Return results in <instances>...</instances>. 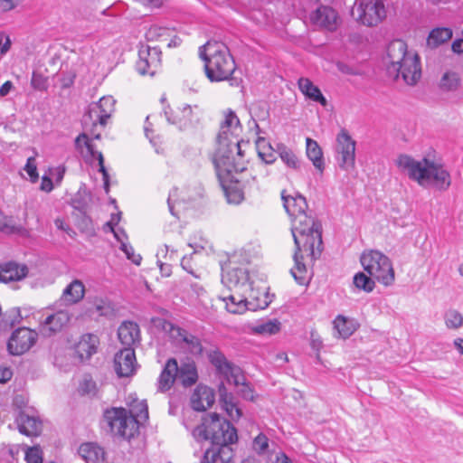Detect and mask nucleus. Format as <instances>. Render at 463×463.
Here are the masks:
<instances>
[{"label":"nucleus","mask_w":463,"mask_h":463,"mask_svg":"<svg viewBox=\"0 0 463 463\" xmlns=\"http://www.w3.org/2000/svg\"><path fill=\"white\" fill-rule=\"evenodd\" d=\"M111 232L113 233L115 239L120 243V245H122V242H128V235L123 229H113L111 230Z\"/></svg>","instance_id":"61"},{"label":"nucleus","mask_w":463,"mask_h":463,"mask_svg":"<svg viewBox=\"0 0 463 463\" xmlns=\"http://www.w3.org/2000/svg\"><path fill=\"white\" fill-rule=\"evenodd\" d=\"M11 48V40L9 36L0 33V55H5Z\"/></svg>","instance_id":"58"},{"label":"nucleus","mask_w":463,"mask_h":463,"mask_svg":"<svg viewBox=\"0 0 463 463\" xmlns=\"http://www.w3.org/2000/svg\"><path fill=\"white\" fill-rule=\"evenodd\" d=\"M40 188L42 191L46 192V193H50L51 191H52L53 183H52V178L49 175H44L42 177V183H41Z\"/></svg>","instance_id":"59"},{"label":"nucleus","mask_w":463,"mask_h":463,"mask_svg":"<svg viewBox=\"0 0 463 463\" xmlns=\"http://www.w3.org/2000/svg\"><path fill=\"white\" fill-rule=\"evenodd\" d=\"M219 263L221 267V282L222 286L227 289V292L222 293L219 298L222 302H224L226 310L230 312L228 301L232 302V266L229 255L226 256V260H220Z\"/></svg>","instance_id":"28"},{"label":"nucleus","mask_w":463,"mask_h":463,"mask_svg":"<svg viewBox=\"0 0 463 463\" xmlns=\"http://www.w3.org/2000/svg\"><path fill=\"white\" fill-rule=\"evenodd\" d=\"M37 333L26 327L16 329L7 343V348L13 355H20L27 352L35 343Z\"/></svg>","instance_id":"15"},{"label":"nucleus","mask_w":463,"mask_h":463,"mask_svg":"<svg viewBox=\"0 0 463 463\" xmlns=\"http://www.w3.org/2000/svg\"><path fill=\"white\" fill-rule=\"evenodd\" d=\"M386 70L390 77H400L408 85H415L421 76L420 58L417 53L409 52L404 41L397 39L387 47Z\"/></svg>","instance_id":"4"},{"label":"nucleus","mask_w":463,"mask_h":463,"mask_svg":"<svg viewBox=\"0 0 463 463\" xmlns=\"http://www.w3.org/2000/svg\"><path fill=\"white\" fill-rule=\"evenodd\" d=\"M276 152L287 167L295 171L301 170L302 162L291 148L288 147L285 144L279 143L277 145Z\"/></svg>","instance_id":"37"},{"label":"nucleus","mask_w":463,"mask_h":463,"mask_svg":"<svg viewBox=\"0 0 463 463\" xmlns=\"http://www.w3.org/2000/svg\"><path fill=\"white\" fill-rule=\"evenodd\" d=\"M120 250L126 254L127 258L130 260L134 264L139 265L142 257L139 254H136L133 247L128 242H122Z\"/></svg>","instance_id":"52"},{"label":"nucleus","mask_w":463,"mask_h":463,"mask_svg":"<svg viewBox=\"0 0 463 463\" xmlns=\"http://www.w3.org/2000/svg\"><path fill=\"white\" fill-rule=\"evenodd\" d=\"M336 160L340 168L351 171L355 162V142L345 130H341L336 137Z\"/></svg>","instance_id":"12"},{"label":"nucleus","mask_w":463,"mask_h":463,"mask_svg":"<svg viewBox=\"0 0 463 463\" xmlns=\"http://www.w3.org/2000/svg\"><path fill=\"white\" fill-rule=\"evenodd\" d=\"M357 322L343 315H338L333 321L334 336L346 339L350 337L358 328Z\"/></svg>","instance_id":"26"},{"label":"nucleus","mask_w":463,"mask_h":463,"mask_svg":"<svg viewBox=\"0 0 463 463\" xmlns=\"http://www.w3.org/2000/svg\"><path fill=\"white\" fill-rule=\"evenodd\" d=\"M215 394L213 389L205 385H198L190 399L191 407L197 411H204L214 403Z\"/></svg>","instance_id":"22"},{"label":"nucleus","mask_w":463,"mask_h":463,"mask_svg":"<svg viewBox=\"0 0 463 463\" xmlns=\"http://www.w3.org/2000/svg\"><path fill=\"white\" fill-rule=\"evenodd\" d=\"M445 325L449 329H458L463 326V315L456 309H449L444 314Z\"/></svg>","instance_id":"43"},{"label":"nucleus","mask_w":463,"mask_h":463,"mask_svg":"<svg viewBox=\"0 0 463 463\" xmlns=\"http://www.w3.org/2000/svg\"><path fill=\"white\" fill-rule=\"evenodd\" d=\"M164 112L167 121L177 125L180 129L187 128L194 122H198L202 115V110L198 106L192 107L187 104L178 108L175 115H172L166 109H164Z\"/></svg>","instance_id":"17"},{"label":"nucleus","mask_w":463,"mask_h":463,"mask_svg":"<svg viewBox=\"0 0 463 463\" xmlns=\"http://www.w3.org/2000/svg\"><path fill=\"white\" fill-rule=\"evenodd\" d=\"M84 295V284L79 279H74L63 289L61 300L66 305H72L80 301Z\"/></svg>","instance_id":"31"},{"label":"nucleus","mask_w":463,"mask_h":463,"mask_svg":"<svg viewBox=\"0 0 463 463\" xmlns=\"http://www.w3.org/2000/svg\"><path fill=\"white\" fill-rule=\"evenodd\" d=\"M29 269L25 264L7 261L0 264V282H16L27 277Z\"/></svg>","instance_id":"20"},{"label":"nucleus","mask_w":463,"mask_h":463,"mask_svg":"<svg viewBox=\"0 0 463 463\" xmlns=\"http://www.w3.org/2000/svg\"><path fill=\"white\" fill-rule=\"evenodd\" d=\"M193 435L197 441H209L210 448L205 449L203 463L232 462V425L217 413L203 418Z\"/></svg>","instance_id":"2"},{"label":"nucleus","mask_w":463,"mask_h":463,"mask_svg":"<svg viewBox=\"0 0 463 463\" xmlns=\"http://www.w3.org/2000/svg\"><path fill=\"white\" fill-rule=\"evenodd\" d=\"M181 192L178 188H174L170 191L167 204L169 211L172 215L177 216V211L175 210L176 204L179 205L181 202H184V198L180 196Z\"/></svg>","instance_id":"47"},{"label":"nucleus","mask_w":463,"mask_h":463,"mask_svg":"<svg viewBox=\"0 0 463 463\" xmlns=\"http://www.w3.org/2000/svg\"><path fill=\"white\" fill-rule=\"evenodd\" d=\"M177 371L176 360L175 358L168 359L158 377L157 388L160 392H166L172 387L175 380L177 379Z\"/></svg>","instance_id":"24"},{"label":"nucleus","mask_w":463,"mask_h":463,"mask_svg":"<svg viewBox=\"0 0 463 463\" xmlns=\"http://www.w3.org/2000/svg\"><path fill=\"white\" fill-rule=\"evenodd\" d=\"M354 284L357 288L363 289L365 292H371L374 288V280L372 277L370 278L363 272L354 275Z\"/></svg>","instance_id":"46"},{"label":"nucleus","mask_w":463,"mask_h":463,"mask_svg":"<svg viewBox=\"0 0 463 463\" xmlns=\"http://www.w3.org/2000/svg\"><path fill=\"white\" fill-rule=\"evenodd\" d=\"M209 360L211 364L215 367L217 373L220 377H222V385L224 384V381L230 383L232 376V365L226 360L225 356L219 351H213L209 354Z\"/></svg>","instance_id":"32"},{"label":"nucleus","mask_w":463,"mask_h":463,"mask_svg":"<svg viewBox=\"0 0 463 463\" xmlns=\"http://www.w3.org/2000/svg\"><path fill=\"white\" fill-rule=\"evenodd\" d=\"M128 417H133L136 420L137 426L139 423L146 421L148 419V407L145 400L138 401L133 400L129 403V410L128 411Z\"/></svg>","instance_id":"39"},{"label":"nucleus","mask_w":463,"mask_h":463,"mask_svg":"<svg viewBox=\"0 0 463 463\" xmlns=\"http://www.w3.org/2000/svg\"><path fill=\"white\" fill-rule=\"evenodd\" d=\"M80 456L86 463H102L104 461V449L96 443L88 442L79 449Z\"/></svg>","instance_id":"34"},{"label":"nucleus","mask_w":463,"mask_h":463,"mask_svg":"<svg viewBox=\"0 0 463 463\" xmlns=\"http://www.w3.org/2000/svg\"><path fill=\"white\" fill-rule=\"evenodd\" d=\"M75 145L78 148L85 147L87 149V152L91 156L92 158L98 159L99 166V171L102 174V176H103L104 188L106 190V193H109V174L104 165L103 155L100 152L95 150L92 142L89 139V137L85 134H81L76 138Z\"/></svg>","instance_id":"23"},{"label":"nucleus","mask_w":463,"mask_h":463,"mask_svg":"<svg viewBox=\"0 0 463 463\" xmlns=\"http://www.w3.org/2000/svg\"><path fill=\"white\" fill-rule=\"evenodd\" d=\"M70 321V315L67 311H59L48 316L42 326V332L45 335H51L61 330Z\"/></svg>","instance_id":"30"},{"label":"nucleus","mask_w":463,"mask_h":463,"mask_svg":"<svg viewBox=\"0 0 463 463\" xmlns=\"http://www.w3.org/2000/svg\"><path fill=\"white\" fill-rule=\"evenodd\" d=\"M364 269L384 286L393 284L395 276L390 259L379 250L364 251L360 258Z\"/></svg>","instance_id":"9"},{"label":"nucleus","mask_w":463,"mask_h":463,"mask_svg":"<svg viewBox=\"0 0 463 463\" xmlns=\"http://www.w3.org/2000/svg\"><path fill=\"white\" fill-rule=\"evenodd\" d=\"M399 170L422 187L446 191L451 184L450 175L440 164L423 157L417 160L409 155H400L396 159Z\"/></svg>","instance_id":"3"},{"label":"nucleus","mask_w":463,"mask_h":463,"mask_svg":"<svg viewBox=\"0 0 463 463\" xmlns=\"http://www.w3.org/2000/svg\"><path fill=\"white\" fill-rule=\"evenodd\" d=\"M19 431L27 436H36L41 432L42 422L34 416L21 412L16 419Z\"/></svg>","instance_id":"33"},{"label":"nucleus","mask_w":463,"mask_h":463,"mask_svg":"<svg viewBox=\"0 0 463 463\" xmlns=\"http://www.w3.org/2000/svg\"><path fill=\"white\" fill-rule=\"evenodd\" d=\"M272 300L273 296H270L266 288L260 290L252 288L246 269H233V306L236 307L233 314L265 309Z\"/></svg>","instance_id":"6"},{"label":"nucleus","mask_w":463,"mask_h":463,"mask_svg":"<svg viewBox=\"0 0 463 463\" xmlns=\"http://www.w3.org/2000/svg\"><path fill=\"white\" fill-rule=\"evenodd\" d=\"M99 339L94 334H84L74 346V352L80 362H85L97 353Z\"/></svg>","instance_id":"19"},{"label":"nucleus","mask_w":463,"mask_h":463,"mask_svg":"<svg viewBox=\"0 0 463 463\" xmlns=\"http://www.w3.org/2000/svg\"><path fill=\"white\" fill-rule=\"evenodd\" d=\"M24 0H0V14L15 9Z\"/></svg>","instance_id":"56"},{"label":"nucleus","mask_w":463,"mask_h":463,"mask_svg":"<svg viewBox=\"0 0 463 463\" xmlns=\"http://www.w3.org/2000/svg\"><path fill=\"white\" fill-rule=\"evenodd\" d=\"M301 250L308 252V255L310 256L312 260L317 259L320 255H318L316 258H313L310 254V250H308V247H306V250H305L303 244H301L300 249L298 250V247L296 246V251H295L294 257H293L294 261H295V266L290 269V273L292 274L293 278L299 285H304L307 282V270L306 265L302 262L303 256L299 253ZM319 254H321V252Z\"/></svg>","instance_id":"27"},{"label":"nucleus","mask_w":463,"mask_h":463,"mask_svg":"<svg viewBox=\"0 0 463 463\" xmlns=\"http://www.w3.org/2000/svg\"><path fill=\"white\" fill-rule=\"evenodd\" d=\"M269 448V439L266 435L260 433L253 440V449L259 454L264 453Z\"/></svg>","instance_id":"54"},{"label":"nucleus","mask_w":463,"mask_h":463,"mask_svg":"<svg viewBox=\"0 0 463 463\" xmlns=\"http://www.w3.org/2000/svg\"><path fill=\"white\" fill-rule=\"evenodd\" d=\"M150 118H151L150 116H147L146 118V125L144 127L145 134H146V137L147 138H149L150 143L153 145V146L156 149V152L159 153V147L157 146V143L149 135V133L152 132V130L150 129V127H149L150 126V122H149Z\"/></svg>","instance_id":"60"},{"label":"nucleus","mask_w":463,"mask_h":463,"mask_svg":"<svg viewBox=\"0 0 463 463\" xmlns=\"http://www.w3.org/2000/svg\"><path fill=\"white\" fill-rule=\"evenodd\" d=\"M300 91L308 99L320 103L322 106L326 105V99L323 96L319 88L307 78H300L298 81Z\"/></svg>","instance_id":"35"},{"label":"nucleus","mask_w":463,"mask_h":463,"mask_svg":"<svg viewBox=\"0 0 463 463\" xmlns=\"http://www.w3.org/2000/svg\"><path fill=\"white\" fill-rule=\"evenodd\" d=\"M13 376V372L9 367L0 366V383L8 382Z\"/></svg>","instance_id":"62"},{"label":"nucleus","mask_w":463,"mask_h":463,"mask_svg":"<svg viewBox=\"0 0 463 463\" xmlns=\"http://www.w3.org/2000/svg\"><path fill=\"white\" fill-rule=\"evenodd\" d=\"M459 85V78L455 72H446L442 76L439 87L444 91H453Z\"/></svg>","instance_id":"45"},{"label":"nucleus","mask_w":463,"mask_h":463,"mask_svg":"<svg viewBox=\"0 0 463 463\" xmlns=\"http://www.w3.org/2000/svg\"><path fill=\"white\" fill-rule=\"evenodd\" d=\"M116 100L112 96H104L99 99V102L92 103L88 111L89 118L94 124L99 122L101 126L107 124V120L110 118L115 110Z\"/></svg>","instance_id":"18"},{"label":"nucleus","mask_w":463,"mask_h":463,"mask_svg":"<svg viewBox=\"0 0 463 463\" xmlns=\"http://www.w3.org/2000/svg\"><path fill=\"white\" fill-rule=\"evenodd\" d=\"M164 329L169 332L170 337L186 349L191 354L198 355L203 352L201 341L196 336L189 334L184 329L174 326L172 323H165Z\"/></svg>","instance_id":"14"},{"label":"nucleus","mask_w":463,"mask_h":463,"mask_svg":"<svg viewBox=\"0 0 463 463\" xmlns=\"http://www.w3.org/2000/svg\"><path fill=\"white\" fill-rule=\"evenodd\" d=\"M306 154L315 168L322 173L325 169L323 151L318 143L310 137L306 138Z\"/></svg>","instance_id":"36"},{"label":"nucleus","mask_w":463,"mask_h":463,"mask_svg":"<svg viewBox=\"0 0 463 463\" xmlns=\"http://www.w3.org/2000/svg\"><path fill=\"white\" fill-rule=\"evenodd\" d=\"M103 421L113 435L123 439H129L137 431L136 420L128 417V411L123 408L106 410Z\"/></svg>","instance_id":"11"},{"label":"nucleus","mask_w":463,"mask_h":463,"mask_svg":"<svg viewBox=\"0 0 463 463\" xmlns=\"http://www.w3.org/2000/svg\"><path fill=\"white\" fill-rule=\"evenodd\" d=\"M118 335L122 345L132 347L140 341L139 326L135 322H123L118 327Z\"/></svg>","instance_id":"25"},{"label":"nucleus","mask_w":463,"mask_h":463,"mask_svg":"<svg viewBox=\"0 0 463 463\" xmlns=\"http://www.w3.org/2000/svg\"><path fill=\"white\" fill-rule=\"evenodd\" d=\"M310 20L315 25L332 32L337 27L338 16L333 8L320 6L312 13Z\"/></svg>","instance_id":"21"},{"label":"nucleus","mask_w":463,"mask_h":463,"mask_svg":"<svg viewBox=\"0 0 463 463\" xmlns=\"http://www.w3.org/2000/svg\"><path fill=\"white\" fill-rule=\"evenodd\" d=\"M353 17L366 26H376L387 16L386 0H355Z\"/></svg>","instance_id":"10"},{"label":"nucleus","mask_w":463,"mask_h":463,"mask_svg":"<svg viewBox=\"0 0 463 463\" xmlns=\"http://www.w3.org/2000/svg\"><path fill=\"white\" fill-rule=\"evenodd\" d=\"M157 263L163 262L162 260H176V252L174 249L169 248L167 245H164L157 250L156 253Z\"/></svg>","instance_id":"51"},{"label":"nucleus","mask_w":463,"mask_h":463,"mask_svg":"<svg viewBox=\"0 0 463 463\" xmlns=\"http://www.w3.org/2000/svg\"><path fill=\"white\" fill-rule=\"evenodd\" d=\"M258 155L266 164H272L276 161L275 152L269 144L264 138H260L257 142Z\"/></svg>","instance_id":"42"},{"label":"nucleus","mask_w":463,"mask_h":463,"mask_svg":"<svg viewBox=\"0 0 463 463\" xmlns=\"http://www.w3.org/2000/svg\"><path fill=\"white\" fill-rule=\"evenodd\" d=\"M272 300L273 296H270L266 288L260 290L252 288L246 269H233V306L236 307L233 314L265 309Z\"/></svg>","instance_id":"7"},{"label":"nucleus","mask_w":463,"mask_h":463,"mask_svg":"<svg viewBox=\"0 0 463 463\" xmlns=\"http://www.w3.org/2000/svg\"><path fill=\"white\" fill-rule=\"evenodd\" d=\"M197 379L198 373L194 362L184 363L178 367L177 380L180 381L184 386L188 387L194 384Z\"/></svg>","instance_id":"38"},{"label":"nucleus","mask_w":463,"mask_h":463,"mask_svg":"<svg viewBox=\"0 0 463 463\" xmlns=\"http://www.w3.org/2000/svg\"><path fill=\"white\" fill-rule=\"evenodd\" d=\"M170 33V29L157 24L151 25L146 32L147 41L165 40Z\"/></svg>","instance_id":"44"},{"label":"nucleus","mask_w":463,"mask_h":463,"mask_svg":"<svg viewBox=\"0 0 463 463\" xmlns=\"http://www.w3.org/2000/svg\"><path fill=\"white\" fill-rule=\"evenodd\" d=\"M199 56L204 61L206 76L212 82L230 80L232 79V68L230 65L232 54L225 43L208 41L199 48Z\"/></svg>","instance_id":"8"},{"label":"nucleus","mask_w":463,"mask_h":463,"mask_svg":"<svg viewBox=\"0 0 463 463\" xmlns=\"http://www.w3.org/2000/svg\"><path fill=\"white\" fill-rule=\"evenodd\" d=\"M79 392L81 394H94L96 392V383L90 375H85L79 385Z\"/></svg>","instance_id":"49"},{"label":"nucleus","mask_w":463,"mask_h":463,"mask_svg":"<svg viewBox=\"0 0 463 463\" xmlns=\"http://www.w3.org/2000/svg\"><path fill=\"white\" fill-rule=\"evenodd\" d=\"M161 67V51L157 47L142 46L136 68L139 74L154 76Z\"/></svg>","instance_id":"13"},{"label":"nucleus","mask_w":463,"mask_h":463,"mask_svg":"<svg viewBox=\"0 0 463 463\" xmlns=\"http://www.w3.org/2000/svg\"><path fill=\"white\" fill-rule=\"evenodd\" d=\"M26 463H43V451L39 446L27 448L25 450Z\"/></svg>","instance_id":"48"},{"label":"nucleus","mask_w":463,"mask_h":463,"mask_svg":"<svg viewBox=\"0 0 463 463\" xmlns=\"http://www.w3.org/2000/svg\"><path fill=\"white\" fill-rule=\"evenodd\" d=\"M24 170L27 173V175L30 177V181L33 184L38 181L39 175L37 171L35 158L33 156H30L29 158H27Z\"/></svg>","instance_id":"50"},{"label":"nucleus","mask_w":463,"mask_h":463,"mask_svg":"<svg viewBox=\"0 0 463 463\" xmlns=\"http://www.w3.org/2000/svg\"><path fill=\"white\" fill-rule=\"evenodd\" d=\"M137 367L135 350L132 347H125L116 353L114 369L118 377L133 376L137 373Z\"/></svg>","instance_id":"16"},{"label":"nucleus","mask_w":463,"mask_h":463,"mask_svg":"<svg viewBox=\"0 0 463 463\" xmlns=\"http://www.w3.org/2000/svg\"><path fill=\"white\" fill-rule=\"evenodd\" d=\"M283 205L291 218V232L294 243L300 249L308 247L313 258L319 255L322 250V227L321 223L315 220L311 213H308L306 198L301 194L286 195L281 193Z\"/></svg>","instance_id":"1"},{"label":"nucleus","mask_w":463,"mask_h":463,"mask_svg":"<svg viewBox=\"0 0 463 463\" xmlns=\"http://www.w3.org/2000/svg\"><path fill=\"white\" fill-rule=\"evenodd\" d=\"M233 393L244 400L252 401L254 399V391L246 381L244 374L240 367L233 365Z\"/></svg>","instance_id":"29"},{"label":"nucleus","mask_w":463,"mask_h":463,"mask_svg":"<svg viewBox=\"0 0 463 463\" xmlns=\"http://www.w3.org/2000/svg\"><path fill=\"white\" fill-rule=\"evenodd\" d=\"M8 317H9L10 320H7V322H9L12 326H14L15 324L20 322V319H21L20 310L18 308L12 309L9 312Z\"/></svg>","instance_id":"63"},{"label":"nucleus","mask_w":463,"mask_h":463,"mask_svg":"<svg viewBox=\"0 0 463 463\" xmlns=\"http://www.w3.org/2000/svg\"><path fill=\"white\" fill-rule=\"evenodd\" d=\"M66 167L64 165H60L57 166L50 167L48 169V175L52 179H54L57 185H59L65 175Z\"/></svg>","instance_id":"53"},{"label":"nucleus","mask_w":463,"mask_h":463,"mask_svg":"<svg viewBox=\"0 0 463 463\" xmlns=\"http://www.w3.org/2000/svg\"><path fill=\"white\" fill-rule=\"evenodd\" d=\"M32 87L38 90H44L47 88V80L41 73L33 72L31 80Z\"/></svg>","instance_id":"55"},{"label":"nucleus","mask_w":463,"mask_h":463,"mask_svg":"<svg viewBox=\"0 0 463 463\" xmlns=\"http://www.w3.org/2000/svg\"><path fill=\"white\" fill-rule=\"evenodd\" d=\"M224 119L220 124L216 137L213 164L218 181L226 197L227 203H232V163H231V137H232V109L223 111Z\"/></svg>","instance_id":"5"},{"label":"nucleus","mask_w":463,"mask_h":463,"mask_svg":"<svg viewBox=\"0 0 463 463\" xmlns=\"http://www.w3.org/2000/svg\"><path fill=\"white\" fill-rule=\"evenodd\" d=\"M281 323L278 319H270L251 326V331L256 335H272L280 331Z\"/></svg>","instance_id":"41"},{"label":"nucleus","mask_w":463,"mask_h":463,"mask_svg":"<svg viewBox=\"0 0 463 463\" xmlns=\"http://www.w3.org/2000/svg\"><path fill=\"white\" fill-rule=\"evenodd\" d=\"M188 245L194 250V252H197L199 250H203L208 245L207 240L200 236V241H190Z\"/></svg>","instance_id":"64"},{"label":"nucleus","mask_w":463,"mask_h":463,"mask_svg":"<svg viewBox=\"0 0 463 463\" xmlns=\"http://www.w3.org/2000/svg\"><path fill=\"white\" fill-rule=\"evenodd\" d=\"M244 200V191L241 183L233 179V203H241Z\"/></svg>","instance_id":"57"},{"label":"nucleus","mask_w":463,"mask_h":463,"mask_svg":"<svg viewBox=\"0 0 463 463\" xmlns=\"http://www.w3.org/2000/svg\"><path fill=\"white\" fill-rule=\"evenodd\" d=\"M452 37V31L449 28L439 27L433 29L427 39L428 46L435 48Z\"/></svg>","instance_id":"40"}]
</instances>
